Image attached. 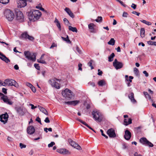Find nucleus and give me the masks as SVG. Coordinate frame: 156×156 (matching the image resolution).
Instances as JSON below:
<instances>
[{
    "label": "nucleus",
    "mask_w": 156,
    "mask_h": 156,
    "mask_svg": "<svg viewBox=\"0 0 156 156\" xmlns=\"http://www.w3.org/2000/svg\"><path fill=\"white\" fill-rule=\"evenodd\" d=\"M41 14L39 10H34L28 13V16L30 21L34 22L40 18Z\"/></svg>",
    "instance_id": "1"
},
{
    "label": "nucleus",
    "mask_w": 156,
    "mask_h": 156,
    "mask_svg": "<svg viewBox=\"0 0 156 156\" xmlns=\"http://www.w3.org/2000/svg\"><path fill=\"white\" fill-rule=\"evenodd\" d=\"M62 94L63 97L67 100L71 99L73 96V92L68 89L66 88L62 92Z\"/></svg>",
    "instance_id": "2"
},
{
    "label": "nucleus",
    "mask_w": 156,
    "mask_h": 156,
    "mask_svg": "<svg viewBox=\"0 0 156 156\" xmlns=\"http://www.w3.org/2000/svg\"><path fill=\"white\" fill-rule=\"evenodd\" d=\"M5 16L9 21H11L13 20L15 16L13 12L9 9H6L4 12Z\"/></svg>",
    "instance_id": "3"
},
{
    "label": "nucleus",
    "mask_w": 156,
    "mask_h": 156,
    "mask_svg": "<svg viewBox=\"0 0 156 156\" xmlns=\"http://www.w3.org/2000/svg\"><path fill=\"white\" fill-rule=\"evenodd\" d=\"M93 119L98 122H101L102 121V115L98 112L94 111L92 113Z\"/></svg>",
    "instance_id": "4"
},
{
    "label": "nucleus",
    "mask_w": 156,
    "mask_h": 156,
    "mask_svg": "<svg viewBox=\"0 0 156 156\" xmlns=\"http://www.w3.org/2000/svg\"><path fill=\"white\" fill-rule=\"evenodd\" d=\"M24 55L26 58L29 60H31L34 62L36 60V56L34 53H33L32 55L30 51H25L24 52Z\"/></svg>",
    "instance_id": "5"
},
{
    "label": "nucleus",
    "mask_w": 156,
    "mask_h": 156,
    "mask_svg": "<svg viewBox=\"0 0 156 156\" xmlns=\"http://www.w3.org/2000/svg\"><path fill=\"white\" fill-rule=\"evenodd\" d=\"M4 83L5 85L9 86H14L16 88H18L19 85L17 83L13 80L6 79L5 80Z\"/></svg>",
    "instance_id": "6"
},
{
    "label": "nucleus",
    "mask_w": 156,
    "mask_h": 156,
    "mask_svg": "<svg viewBox=\"0 0 156 156\" xmlns=\"http://www.w3.org/2000/svg\"><path fill=\"white\" fill-rule=\"evenodd\" d=\"M16 14V19L20 22H23L24 20V16L22 12L18 9L15 10Z\"/></svg>",
    "instance_id": "7"
},
{
    "label": "nucleus",
    "mask_w": 156,
    "mask_h": 156,
    "mask_svg": "<svg viewBox=\"0 0 156 156\" xmlns=\"http://www.w3.org/2000/svg\"><path fill=\"white\" fill-rule=\"evenodd\" d=\"M60 80L59 79H58L56 78L54 79L50 80H49V83L53 87L56 88L58 89L60 88V86L59 84L56 82V81H60Z\"/></svg>",
    "instance_id": "8"
},
{
    "label": "nucleus",
    "mask_w": 156,
    "mask_h": 156,
    "mask_svg": "<svg viewBox=\"0 0 156 156\" xmlns=\"http://www.w3.org/2000/svg\"><path fill=\"white\" fill-rule=\"evenodd\" d=\"M21 37L25 40L28 39L29 40L33 41L34 40V38L32 36H30L28 34L27 32H25L22 34Z\"/></svg>",
    "instance_id": "9"
},
{
    "label": "nucleus",
    "mask_w": 156,
    "mask_h": 156,
    "mask_svg": "<svg viewBox=\"0 0 156 156\" xmlns=\"http://www.w3.org/2000/svg\"><path fill=\"white\" fill-rule=\"evenodd\" d=\"M8 118L9 115L6 112L0 115V121L3 124H5L7 122Z\"/></svg>",
    "instance_id": "10"
},
{
    "label": "nucleus",
    "mask_w": 156,
    "mask_h": 156,
    "mask_svg": "<svg viewBox=\"0 0 156 156\" xmlns=\"http://www.w3.org/2000/svg\"><path fill=\"white\" fill-rule=\"evenodd\" d=\"M1 99L5 103L9 105H12L13 104V102L11 101L8 98L7 96L3 94L1 98Z\"/></svg>",
    "instance_id": "11"
},
{
    "label": "nucleus",
    "mask_w": 156,
    "mask_h": 156,
    "mask_svg": "<svg viewBox=\"0 0 156 156\" xmlns=\"http://www.w3.org/2000/svg\"><path fill=\"white\" fill-rule=\"evenodd\" d=\"M113 65L116 69L122 68L123 66V63L122 62L118 61L116 59H115L113 63Z\"/></svg>",
    "instance_id": "12"
},
{
    "label": "nucleus",
    "mask_w": 156,
    "mask_h": 156,
    "mask_svg": "<svg viewBox=\"0 0 156 156\" xmlns=\"http://www.w3.org/2000/svg\"><path fill=\"white\" fill-rule=\"evenodd\" d=\"M17 3L18 7L20 8L25 7L27 4L26 0H17Z\"/></svg>",
    "instance_id": "13"
},
{
    "label": "nucleus",
    "mask_w": 156,
    "mask_h": 156,
    "mask_svg": "<svg viewBox=\"0 0 156 156\" xmlns=\"http://www.w3.org/2000/svg\"><path fill=\"white\" fill-rule=\"evenodd\" d=\"M107 133L110 138H113L116 136L115 130L112 128L108 129L107 132Z\"/></svg>",
    "instance_id": "14"
},
{
    "label": "nucleus",
    "mask_w": 156,
    "mask_h": 156,
    "mask_svg": "<svg viewBox=\"0 0 156 156\" xmlns=\"http://www.w3.org/2000/svg\"><path fill=\"white\" fill-rule=\"evenodd\" d=\"M68 141L70 144L73 147L79 150L81 149L80 146L77 144L73 141L71 139H69Z\"/></svg>",
    "instance_id": "15"
},
{
    "label": "nucleus",
    "mask_w": 156,
    "mask_h": 156,
    "mask_svg": "<svg viewBox=\"0 0 156 156\" xmlns=\"http://www.w3.org/2000/svg\"><path fill=\"white\" fill-rule=\"evenodd\" d=\"M27 131L28 134L30 135H32L34 133L35 130L34 127L31 126L27 127Z\"/></svg>",
    "instance_id": "16"
},
{
    "label": "nucleus",
    "mask_w": 156,
    "mask_h": 156,
    "mask_svg": "<svg viewBox=\"0 0 156 156\" xmlns=\"http://www.w3.org/2000/svg\"><path fill=\"white\" fill-rule=\"evenodd\" d=\"M131 137V132L128 129H126L125 131L124 137L127 140H129Z\"/></svg>",
    "instance_id": "17"
},
{
    "label": "nucleus",
    "mask_w": 156,
    "mask_h": 156,
    "mask_svg": "<svg viewBox=\"0 0 156 156\" xmlns=\"http://www.w3.org/2000/svg\"><path fill=\"white\" fill-rule=\"evenodd\" d=\"M57 151L58 152L63 154L68 155L70 154V153L68 150L64 148L58 149L57 150Z\"/></svg>",
    "instance_id": "18"
},
{
    "label": "nucleus",
    "mask_w": 156,
    "mask_h": 156,
    "mask_svg": "<svg viewBox=\"0 0 156 156\" xmlns=\"http://www.w3.org/2000/svg\"><path fill=\"white\" fill-rule=\"evenodd\" d=\"M79 102L78 100H75L72 101H65L64 103L69 105L76 106Z\"/></svg>",
    "instance_id": "19"
},
{
    "label": "nucleus",
    "mask_w": 156,
    "mask_h": 156,
    "mask_svg": "<svg viewBox=\"0 0 156 156\" xmlns=\"http://www.w3.org/2000/svg\"><path fill=\"white\" fill-rule=\"evenodd\" d=\"M15 110L19 115L23 116L24 114V112L23 111V108L21 107L16 108Z\"/></svg>",
    "instance_id": "20"
},
{
    "label": "nucleus",
    "mask_w": 156,
    "mask_h": 156,
    "mask_svg": "<svg viewBox=\"0 0 156 156\" xmlns=\"http://www.w3.org/2000/svg\"><path fill=\"white\" fill-rule=\"evenodd\" d=\"M148 140L145 137H141L139 140L140 142L142 144L147 145Z\"/></svg>",
    "instance_id": "21"
},
{
    "label": "nucleus",
    "mask_w": 156,
    "mask_h": 156,
    "mask_svg": "<svg viewBox=\"0 0 156 156\" xmlns=\"http://www.w3.org/2000/svg\"><path fill=\"white\" fill-rule=\"evenodd\" d=\"M65 10L71 18H73L74 17V15L69 8L66 7Z\"/></svg>",
    "instance_id": "22"
},
{
    "label": "nucleus",
    "mask_w": 156,
    "mask_h": 156,
    "mask_svg": "<svg viewBox=\"0 0 156 156\" xmlns=\"http://www.w3.org/2000/svg\"><path fill=\"white\" fill-rule=\"evenodd\" d=\"M132 123V119L131 118H128L127 119H125L124 120L123 124L125 126H127Z\"/></svg>",
    "instance_id": "23"
},
{
    "label": "nucleus",
    "mask_w": 156,
    "mask_h": 156,
    "mask_svg": "<svg viewBox=\"0 0 156 156\" xmlns=\"http://www.w3.org/2000/svg\"><path fill=\"white\" fill-rule=\"evenodd\" d=\"M89 29L90 30V32L92 33H95V29L94 28V26H95L94 24L93 23H90L88 25Z\"/></svg>",
    "instance_id": "24"
},
{
    "label": "nucleus",
    "mask_w": 156,
    "mask_h": 156,
    "mask_svg": "<svg viewBox=\"0 0 156 156\" xmlns=\"http://www.w3.org/2000/svg\"><path fill=\"white\" fill-rule=\"evenodd\" d=\"M128 98L131 100L132 102L133 103L136 102V101L134 99V93L132 92L130 94L128 95Z\"/></svg>",
    "instance_id": "25"
},
{
    "label": "nucleus",
    "mask_w": 156,
    "mask_h": 156,
    "mask_svg": "<svg viewBox=\"0 0 156 156\" xmlns=\"http://www.w3.org/2000/svg\"><path fill=\"white\" fill-rule=\"evenodd\" d=\"M0 59H1L2 61H4L6 63H8L10 61L9 59L7 58L5 55H4L2 57L0 56Z\"/></svg>",
    "instance_id": "26"
},
{
    "label": "nucleus",
    "mask_w": 156,
    "mask_h": 156,
    "mask_svg": "<svg viewBox=\"0 0 156 156\" xmlns=\"http://www.w3.org/2000/svg\"><path fill=\"white\" fill-rule=\"evenodd\" d=\"M38 107L41 112L46 115H48L47 111L44 108L40 106H38Z\"/></svg>",
    "instance_id": "27"
},
{
    "label": "nucleus",
    "mask_w": 156,
    "mask_h": 156,
    "mask_svg": "<svg viewBox=\"0 0 156 156\" xmlns=\"http://www.w3.org/2000/svg\"><path fill=\"white\" fill-rule=\"evenodd\" d=\"M62 38L63 40L64 41H66L68 43L71 44V41L69 40V37L68 35H67L66 37V38H65L63 37H61Z\"/></svg>",
    "instance_id": "28"
},
{
    "label": "nucleus",
    "mask_w": 156,
    "mask_h": 156,
    "mask_svg": "<svg viewBox=\"0 0 156 156\" xmlns=\"http://www.w3.org/2000/svg\"><path fill=\"white\" fill-rule=\"evenodd\" d=\"M98 84L99 86H103L105 85V81L103 80H101L98 82Z\"/></svg>",
    "instance_id": "29"
},
{
    "label": "nucleus",
    "mask_w": 156,
    "mask_h": 156,
    "mask_svg": "<svg viewBox=\"0 0 156 156\" xmlns=\"http://www.w3.org/2000/svg\"><path fill=\"white\" fill-rule=\"evenodd\" d=\"M115 56V54L114 53H112V54L108 57V61L109 62L112 61L113 60V58Z\"/></svg>",
    "instance_id": "30"
},
{
    "label": "nucleus",
    "mask_w": 156,
    "mask_h": 156,
    "mask_svg": "<svg viewBox=\"0 0 156 156\" xmlns=\"http://www.w3.org/2000/svg\"><path fill=\"white\" fill-rule=\"evenodd\" d=\"M140 36L141 37L143 38L145 37V30L144 28H141L140 29Z\"/></svg>",
    "instance_id": "31"
},
{
    "label": "nucleus",
    "mask_w": 156,
    "mask_h": 156,
    "mask_svg": "<svg viewBox=\"0 0 156 156\" xmlns=\"http://www.w3.org/2000/svg\"><path fill=\"white\" fill-rule=\"evenodd\" d=\"M94 62V61L92 59H91L87 63V65L91 67V70L94 69V68L92 65L93 63Z\"/></svg>",
    "instance_id": "32"
},
{
    "label": "nucleus",
    "mask_w": 156,
    "mask_h": 156,
    "mask_svg": "<svg viewBox=\"0 0 156 156\" xmlns=\"http://www.w3.org/2000/svg\"><path fill=\"white\" fill-rule=\"evenodd\" d=\"M143 93L146 98L149 100H151V96L147 92L144 91Z\"/></svg>",
    "instance_id": "33"
},
{
    "label": "nucleus",
    "mask_w": 156,
    "mask_h": 156,
    "mask_svg": "<svg viewBox=\"0 0 156 156\" xmlns=\"http://www.w3.org/2000/svg\"><path fill=\"white\" fill-rule=\"evenodd\" d=\"M115 41L113 38H111L110 41L108 42V44L109 45H114L115 44Z\"/></svg>",
    "instance_id": "34"
},
{
    "label": "nucleus",
    "mask_w": 156,
    "mask_h": 156,
    "mask_svg": "<svg viewBox=\"0 0 156 156\" xmlns=\"http://www.w3.org/2000/svg\"><path fill=\"white\" fill-rule=\"evenodd\" d=\"M69 29L70 30H71L73 32H75L76 33L77 32V30L76 27H73L71 26H69Z\"/></svg>",
    "instance_id": "35"
},
{
    "label": "nucleus",
    "mask_w": 156,
    "mask_h": 156,
    "mask_svg": "<svg viewBox=\"0 0 156 156\" xmlns=\"http://www.w3.org/2000/svg\"><path fill=\"white\" fill-rule=\"evenodd\" d=\"M141 127L140 126H138L137 127H135L134 128V131L137 133H139L141 132Z\"/></svg>",
    "instance_id": "36"
},
{
    "label": "nucleus",
    "mask_w": 156,
    "mask_h": 156,
    "mask_svg": "<svg viewBox=\"0 0 156 156\" xmlns=\"http://www.w3.org/2000/svg\"><path fill=\"white\" fill-rule=\"evenodd\" d=\"M134 71L135 72V74L137 76H139V72L138 69L135 67L134 68Z\"/></svg>",
    "instance_id": "37"
},
{
    "label": "nucleus",
    "mask_w": 156,
    "mask_h": 156,
    "mask_svg": "<svg viewBox=\"0 0 156 156\" xmlns=\"http://www.w3.org/2000/svg\"><path fill=\"white\" fill-rule=\"evenodd\" d=\"M35 132V135L39 136H41L42 133L40 130H36Z\"/></svg>",
    "instance_id": "38"
},
{
    "label": "nucleus",
    "mask_w": 156,
    "mask_h": 156,
    "mask_svg": "<svg viewBox=\"0 0 156 156\" xmlns=\"http://www.w3.org/2000/svg\"><path fill=\"white\" fill-rule=\"evenodd\" d=\"M9 2V0H0V3L3 4H6Z\"/></svg>",
    "instance_id": "39"
},
{
    "label": "nucleus",
    "mask_w": 156,
    "mask_h": 156,
    "mask_svg": "<svg viewBox=\"0 0 156 156\" xmlns=\"http://www.w3.org/2000/svg\"><path fill=\"white\" fill-rule=\"evenodd\" d=\"M95 20L97 22H101L102 20V18L101 16H98V18L96 19Z\"/></svg>",
    "instance_id": "40"
},
{
    "label": "nucleus",
    "mask_w": 156,
    "mask_h": 156,
    "mask_svg": "<svg viewBox=\"0 0 156 156\" xmlns=\"http://www.w3.org/2000/svg\"><path fill=\"white\" fill-rule=\"evenodd\" d=\"M34 66L35 68L37 70H40V66H39V64L37 63H35L34 64Z\"/></svg>",
    "instance_id": "41"
},
{
    "label": "nucleus",
    "mask_w": 156,
    "mask_h": 156,
    "mask_svg": "<svg viewBox=\"0 0 156 156\" xmlns=\"http://www.w3.org/2000/svg\"><path fill=\"white\" fill-rule=\"evenodd\" d=\"M100 131L101 133V135L105 137L106 139H108V136L105 135L104 133H103V131L101 129L100 130Z\"/></svg>",
    "instance_id": "42"
},
{
    "label": "nucleus",
    "mask_w": 156,
    "mask_h": 156,
    "mask_svg": "<svg viewBox=\"0 0 156 156\" xmlns=\"http://www.w3.org/2000/svg\"><path fill=\"white\" fill-rule=\"evenodd\" d=\"M63 20L65 24L67 25H68L69 23V22L68 20L66 18H64Z\"/></svg>",
    "instance_id": "43"
},
{
    "label": "nucleus",
    "mask_w": 156,
    "mask_h": 156,
    "mask_svg": "<svg viewBox=\"0 0 156 156\" xmlns=\"http://www.w3.org/2000/svg\"><path fill=\"white\" fill-rule=\"evenodd\" d=\"M77 120L79 121V122H80V123H81L83 125H84L85 126V125L87 124V123L85 122L78 118L77 119Z\"/></svg>",
    "instance_id": "44"
},
{
    "label": "nucleus",
    "mask_w": 156,
    "mask_h": 156,
    "mask_svg": "<svg viewBox=\"0 0 156 156\" xmlns=\"http://www.w3.org/2000/svg\"><path fill=\"white\" fill-rule=\"evenodd\" d=\"M155 42L152 41H147V43L150 45H154Z\"/></svg>",
    "instance_id": "45"
},
{
    "label": "nucleus",
    "mask_w": 156,
    "mask_h": 156,
    "mask_svg": "<svg viewBox=\"0 0 156 156\" xmlns=\"http://www.w3.org/2000/svg\"><path fill=\"white\" fill-rule=\"evenodd\" d=\"M146 146H148L150 147H152L154 145L151 142L148 141Z\"/></svg>",
    "instance_id": "46"
},
{
    "label": "nucleus",
    "mask_w": 156,
    "mask_h": 156,
    "mask_svg": "<svg viewBox=\"0 0 156 156\" xmlns=\"http://www.w3.org/2000/svg\"><path fill=\"white\" fill-rule=\"evenodd\" d=\"M55 144V143L54 142H51L48 145V146L49 147H52Z\"/></svg>",
    "instance_id": "47"
},
{
    "label": "nucleus",
    "mask_w": 156,
    "mask_h": 156,
    "mask_svg": "<svg viewBox=\"0 0 156 156\" xmlns=\"http://www.w3.org/2000/svg\"><path fill=\"white\" fill-rule=\"evenodd\" d=\"M36 121L39 122L41 125H42V123L41 122V119L39 117H37L36 118Z\"/></svg>",
    "instance_id": "48"
},
{
    "label": "nucleus",
    "mask_w": 156,
    "mask_h": 156,
    "mask_svg": "<svg viewBox=\"0 0 156 156\" xmlns=\"http://www.w3.org/2000/svg\"><path fill=\"white\" fill-rule=\"evenodd\" d=\"M56 25H57V27L58 28L59 30H61V25H60V23H59V22L56 23Z\"/></svg>",
    "instance_id": "49"
},
{
    "label": "nucleus",
    "mask_w": 156,
    "mask_h": 156,
    "mask_svg": "<svg viewBox=\"0 0 156 156\" xmlns=\"http://www.w3.org/2000/svg\"><path fill=\"white\" fill-rule=\"evenodd\" d=\"M20 148L22 149L23 148H25L26 147V145L25 144H24L21 143L20 144Z\"/></svg>",
    "instance_id": "50"
},
{
    "label": "nucleus",
    "mask_w": 156,
    "mask_h": 156,
    "mask_svg": "<svg viewBox=\"0 0 156 156\" xmlns=\"http://www.w3.org/2000/svg\"><path fill=\"white\" fill-rule=\"evenodd\" d=\"M57 44L56 43H55L54 42L52 44L51 46L50 47V48H54L55 47H57Z\"/></svg>",
    "instance_id": "51"
},
{
    "label": "nucleus",
    "mask_w": 156,
    "mask_h": 156,
    "mask_svg": "<svg viewBox=\"0 0 156 156\" xmlns=\"http://www.w3.org/2000/svg\"><path fill=\"white\" fill-rule=\"evenodd\" d=\"M128 14L126 12H123L122 16L123 17H127Z\"/></svg>",
    "instance_id": "52"
},
{
    "label": "nucleus",
    "mask_w": 156,
    "mask_h": 156,
    "mask_svg": "<svg viewBox=\"0 0 156 156\" xmlns=\"http://www.w3.org/2000/svg\"><path fill=\"white\" fill-rule=\"evenodd\" d=\"M98 74L99 76H102L103 73V72L102 71H101L100 69H98Z\"/></svg>",
    "instance_id": "53"
},
{
    "label": "nucleus",
    "mask_w": 156,
    "mask_h": 156,
    "mask_svg": "<svg viewBox=\"0 0 156 156\" xmlns=\"http://www.w3.org/2000/svg\"><path fill=\"white\" fill-rule=\"evenodd\" d=\"M30 88L33 92L35 93L36 92V89L34 86H32Z\"/></svg>",
    "instance_id": "54"
},
{
    "label": "nucleus",
    "mask_w": 156,
    "mask_h": 156,
    "mask_svg": "<svg viewBox=\"0 0 156 156\" xmlns=\"http://www.w3.org/2000/svg\"><path fill=\"white\" fill-rule=\"evenodd\" d=\"M88 84L91 85L93 87H94L95 86V84L94 82L90 81L89 82Z\"/></svg>",
    "instance_id": "55"
},
{
    "label": "nucleus",
    "mask_w": 156,
    "mask_h": 156,
    "mask_svg": "<svg viewBox=\"0 0 156 156\" xmlns=\"http://www.w3.org/2000/svg\"><path fill=\"white\" fill-rule=\"evenodd\" d=\"M7 89L5 88H3L2 89V91L5 94H7Z\"/></svg>",
    "instance_id": "56"
},
{
    "label": "nucleus",
    "mask_w": 156,
    "mask_h": 156,
    "mask_svg": "<svg viewBox=\"0 0 156 156\" xmlns=\"http://www.w3.org/2000/svg\"><path fill=\"white\" fill-rule=\"evenodd\" d=\"M82 64L80 63H79L78 64V67H79L78 69L79 70H80L81 71L82 70Z\"/></svg>",
    "instance_id": "57"
},
{
    "label": "nucleus",
    "mask_w": 156,
    "mask_h": 156,
    "mask_svg": "<svg viewBox=\"0 0 156 156\" xmlns=\"http://www.w3.org/2000/svg\"><path fill=\"white\" fill-rule=\"evenodd\" d=\"M44 121L46 123H48L50 122V120L49 119V118L48 117H46L45 119L44 120Z\"/></svg>",
    "instance_id": "58"
},
{
    "label": "nucleus",
    "mask_w": 156,
    "mask_h": 156,
    "mask_svg": "<svg viewBox=\"0 0 156 156\" xmlns=\"http://www.w3.org/2000/svg\"><path fill=\"white\" fill-rule=\"evenodd\" d=\"M39 62L40 63H41L42 64H46L47 62H45L44 60H40L39 61Z\"/></svg>",
    "instance_id": "59"
},
{
    "label": "nucleus",
    "mask_w": 156,
    "mask_h": 156,
    "mask_svg": "<svg viewBox=\"0 0 156 156\" xmlns=\"http://www.w3.org/2000/svg\"><path fill=\"white\" fill-rule=\"evenodd\" d=\"M131 7L133 9H135L136 8V5L134 3H133L131 6Z\"/></svg>",
    "instance_id": "60"
},
{
    "label": "nucleus",
    "mask_w": 156,
    "mask_h": 156,
    "mask_svg": "<svg viewBox=\"0 0 156 156\" xmlns=\"http://www.w3.org/2000/svg\"><path fill=\"white\" fill-rule=\"evenodd\" d=\"M132 13L133 14H136V15H137L138 16H139V15L140 14V13L137 12H136V11H133L132 12Z\"/></svg>",
    "instance_id": "61"
},
{
    "label": "nucleus",
    "mask_w": 156,
    "mask_h": 156,
    "mask_svg": "<svg viewBox=\"0 0 156 156\" xmlns=\"http://www.w3.org/2000/svg\"><path fill=\"white\" fill-rule=\"evenodd\" d=\"M143 73L145 75L146 77H148L149 76L148 73L146 71H144L143 72Z\"/></svg>",
    "instance_id": "62"
},
{
    "label": "nucleus",
    "mask_w": 156,
    "mask_h": 156,
    "mask_svg": "<svg viewBox=\"0 0 156 156\" xmlns=\"http://www.w3.org/2000/svg\"><path fill=\"white\" fill-rule=\"evenodd\" d=\"M119 3L121 5H122L124 7H126L127 6V5H126L124 4L123 2H122L121 1H120V2H119Z\"/></svg>",
    "instance_id": "63"
},
{
    "label": "nucleus",
    "mask_w": 156,
    "mask_h": 156,
    "mask_svg": "<svg viewBox=\"0 0 156 156\" xmlns=\"http://www.w3.org/2000/svg\"><path fill=\"white\" fill-rule=\"evenodd\" d=\"M134 156H142L141 154H138V153L137 152H136L134 154Z\"/></svg>",
    "instance_id": "64"
}]
</instances>
